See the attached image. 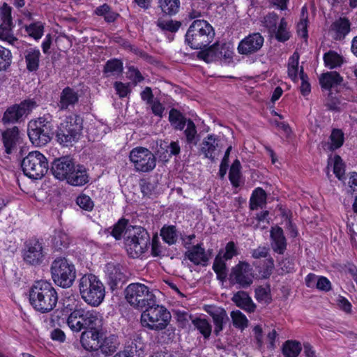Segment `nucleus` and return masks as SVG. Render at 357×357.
I'll return each mask as SVG.
<instances>
[{
    "instance_id": "63",
    "label": "nucleus",
    "mask_w": 357,
    "mask_h": 357,
    "mask_svg": "<svg viewBox=\"0 0 357 357\" xmlns=\"http://www.w3.org/2000/svg\"><path fill=\"white\" fill-rule=\"evenodd\" d=\"M213 269L217 275V278L223 284V260L220 252L214 261Z\"/></svg>"
},
{
    "instance_id": "27",
    "label": "nucleus",
    "mask_w": 357,
    "mask_h": 357,
    "mask_svg": "<svg viewBox=\"0 0 357 357\" xmlns=\"http://www.w3.org/2000/svg\"><path fill=\"white\" fill-rule=\"evenodd\" d=\"M201 153L206 158H208L212 160L219 154L220 150L218 149V143L216 139L211 135H209L202 143Z\"/></svg>"
},
{
    "instance_id": "56",
    "label": "nucleus",
    "mask_w": 357,
    "mask_h": 357,
    "mask_svg": "<svg viewBox=\"0 0 357 357\" xmlns=\"http://www.w3.org/2000/svg\"><path fill=\"white\" fill-rule=\"evenodd\" d=\"M233 324L237 328L243 329L248 326L246 317L239 310L233 311L231 313Z\"/></svg>"
},
{
    "instance_id": "19",
    "label": "nucleus",
    "mask_w": 357,
    "mask_h": 357,
    "mask_svg": "<svg viewBox=\"0 0 357 357\" xmlns=\"http://www.w3.org/2000/svg\"><path fill=\"white\" fill-rule=\"evenodd\" d=\"M222 50L223 44L218 41L210 47L200 49L201 51L197 52V56L206 63H211L222 59Z\"/></svg>"
},
{
    "instance_id": "62",
    "label": "nucleus",
    "mask_w": 357,
    "mask_h": 357,
    "mask_svg": "<svg viewBox=\"0 0 357 357\" xmlns=\"http://www.w3.org/2000/svg\"><path fill=\"white\" fill-rule=\"evenodd\" d=\"M239 255V250L236 244L229 241L225 247V261L232 259Z\"/></svg>"
},
{
    "instance_id": "8",
    "label": "nucleus",
    "mask_w": 357,
    "mask_h": 357,
    "mask_svg": "<svg viewBox=\"0 0 357 357\" xmlns=\"http://www.w3.org/2000/svg\"><path fill=\"white\" fill-rule=\"evenodd\" d=\"M145 309L141 315V323L144 327L162 331L167 326L171 314L164 306L156 304V299L154 305H148Z\"/></svg>"
},
{
    "instance_id": "12",
    "label": "nucleus",
    "mask_w": 357,
    "mask_h": 357,
    "mask_svg": "<svg viewBox=\"0 0 357 357\" xmlns=\"http://www.w3.org/2000/svg\"><path fill=\"white\" fill-rule=\"evenodd\" d=\"M130 162L137 172H150L156 166V158L148 149L136 147L129 154Z\"/></svg>"
},
{
    "instance_id": "9",
    "label": "nucleus",
    "mask_w": 357,
    "mask_h": 357,
    "mask_svg": "<svg viewBox=\"0 0 357 357\" xmlns=\"http://www.w3.org/2000/svg\"><path fill=\"white\" fill-rule=\"evenodd\" d=\"M50 271L54 283L63 288L71 287L76 278L74 264L64 257L56 258L52 262Z\"/></svg>"
},
{
    "instance_id": "42",
    "label": "nucleus",
    "mask_w": 357,
    "mask_h": 357,
    "mask_svg": "<svg viewBox=\"0 0 357 357\" xmlns=\"http://www.w3.org/2000/svg\"><path fill=\"white\" fill-rule=\"evenodd\" d=\"M162 11L169 15L178 13L180 8V0H158Z\"/></svg>"
},
{
    "instance_id": "50",
    "label": "nucleus",
    "mask_w": 357,
    "mask_h": 357,
    "mask_svg": "<svg viewBox=\"0 0 357 357\" xmlns=\"http://www.w3.org/2000/svg\"><path fill=\"white\" fill-rule=\"evenodd\" d=\"M52 117L50 114H46L41 117H39L33 122H30L29 127L47 128V130H52Z\"/></svg>"
},
{
    "instance_id": "14",
    "label": "nucleus",
    "mask_w": 357,
    "mask_h": 357,
    "mask_svg": "<svg viewBox=\"0 0 357 357\" xmlns=\"http://www.w3.org/2000/svg\"><path fill=\"white\" fill-rule=\"evenodd\" d=\"M43 246L38 239L28 241L22 252L24 261L29 265L37 266L40 264L44 258Z\"/></svg>"
},
{
    "instance_id": "32",
    "label": "nucleus",
    "mask_w": 357,
    "mask_h": 357,
    "mask_svg": "<svg viewBox=\"0 0 357 357\" xmlns=\"http://www.w3.org/2000/svg\"><path fill=\"white\" fill-rule=\"evenodd\" d=\"M106 271L109 280L111 287L116 286L119 282L123 281L124 275L121 272V267L119 264L109 263L106 266Z\"/></svg>"
},
{
    "instance_id": "45",
    "label": "nucleus",
    "mask_w": 357,
    "mask_h": 357,
    "mask_svg": "<svg viewBox=\"0 0 357 357\" xmlns=\"http://www.w3.org/2000/svg\"><path fill=\"white\" fill-rule=\"evenodd\" d=\"M344 141V133L340 129H333L330 136L329 149L334 151L340 148Z\"/></svg>"
},
{
    "instance_id": "30",
    "label": "nucleus",
    "mask_w": 357,
    "mask_h": 357,
    "mask_svg": "<svg viewBox=\"0 0 357 357\" xmlns=\"http://www.w3.org/2000/svg\"><path fill=\"white\" fill-rule=\"evenodd\" d=\"M342 81V77L335 71L324 73L319 78V83L321 87L328 90L340 84Z\"/></svg>"
},
{
    "instance_id": "11",
    "label": "nucleus",
    "mask_w": 357,
    "mask_h": 357,
    "mask_svg": "<svg viewBox=\"0 0 357 357\" xmlns=\"http://www.w3.org/2000/svg\"><path fill=\"white\" fill-rule=\"evenodd\" d=\"M24 174L33 179L43 178L48 171V162L38 151L30 152L21 162Z\"/></svg>"
},
{
    "instance_id": "36",
    "label": "nucleus",
    "mask_w": 357,
    "mask_h": 357,
    "mask_svg": "<svg viewBox=\"0 0 357 357\" xmlns=\"http://www.w3.org/2000/svg\"><path fill=\"white\" fill-rule=\"evenodd\" d=\"M300 342L294 340H287L282 345V354L284 357H297L301 351Z\"/></svg>"
},
{
    "instance_id": "60",
    "label": "nucleus",
    "mask_w": 357,
    "mask_h": 357,
    "mask_svg": "<svg viewBox=\"0 0 357 357\" xmlns=\"http://www.w3.org/2000/svg\"><path fill=\"white\" fill-rule=\"evenodd\" d=\"M299 77L301 80L300 91L303 96H305L310 93L311 87L308 82V78L306 74L304 73L303 69L301 67L299 70Z\"/></svg>"
},
{
    "instance_id": "55",
    "label": "nucleus",
    "mask_w": 357,
    "mask_h": 357,
    "mask_svg": "<svg viewBox=\"0 0 357 357\" xmlns=\"http://www.w3.org/2000/svg\"><path fill=\"white\" fill-rule=\"evenodd\" d=\"M192 323L205 338H208L210 336L211 327L206 319L197 318L192 321Z\"/></svg>"
},
{
    "instance_id": "2",
    "label": "nucleus",
    "mask_w": 357,
    "mask_h": 357,
    "mask_svg": "<svg viewBox=\"0 0 357 357\" xmlns=\"http://www.w3.org/2000/svg\"><path fill=\"white\" fill-rule=\"evenodd\" d=\"M29 301L36 311L47 313L56 307L58 294L50 282L39 280L34 283L29 291Z\"/></svg>"
},
{
    "instance_id": "26",
    "label": "nucleus",
    "mask_w": 357,
    "mask_h": 357,
    "mask_svg": "<svg viewBox=\"0 0 357 357\" xmlns=\"http://www.w3.org/2000/svg\"><path fill=\"white\" fill-rule=\"evenodd\" d=\"M351 23L346 17H340L331 24V31L334 32L336 40L344 38L350 31Z\"/></svg>"
},
{
    "instance_id": "38",
    "label": "nucleus",
    "mask_w": 357,
    "mask_h": 357,
    "mask_svg": "<svg viewBox=\"0 0 357 357\" xmlns=\"http://www.w3.org/2000/svg\"><path fill=\"white\" fill-rule=\"evenodd\" d=\"M169 121L171 125L176 130H183L188 121L185 116L176 109L172 108L169 111Z\"/></svg>"
},
{
    "instance_id": "17",
    "label": "nucleus",
    "mask_w": 357,
    "mask_h": 357,
    "mask_svg": "<svg viewBox=\"0 0 357 357\" xmlns=\"http://www.w3.org/2000/svg\"><path fill=\"white\" fill-rule=\"evenodd\" d=\"M264 44V38L259 33L250 34L243 39L238 46V52L241 54H251L259 51Z\"/></svg>"
},
{
    "instance_id": "41",
    "label": "nucleus",
    "mask_w": 357,
    "mask_h": 357,
    "mask_svg": "<svg viewBox=\"0 0 357 357\" xmlns=\"http://www.w3.org/2000/svg\"><path fill=\"white\" fill-rule=\"evenodd\" d=\"M241 162L238 159H236L231 165L229 172V179L232 185L235 188H237L240 185L241 178Z\"/></svg>"
},
{
    "instance_id": "13",
    "label": "nucleus",
    "mask_w": 357,
    "mask_h": 357,
    "mask_svg": "<svg viewBox=\"0 0 357 357\" xmlns=\"http://www.w3.org/2000/svg\"><path fill=\"white\" fill-rule=\"evenodd\" d=\"M36 107V102L32 100H25L20 104L13 105L5 111L2 122L4 124L18 122L23 116L28 114Z\"/></svg>"
},
{
    "instance_id": "1",
    "label": "nucleus",
    "mask_w": 357,
    "mask_h": 357,
    "mask_svg": "<svg viewBox=\"0 0 357 357\" xmlns=\"http://www.w3.org/2000/svg\"><path fill=\"white\" fill-rule=\"evenodd\" d=\"M51 172L59 180H66L68 183L74 186H82L89 182V176L84 166L75 165L69 156L54 159L52 164Z\"/></svg>"
},
{
    "instance_id": "49",
    "label": "nucleus",
    "mask_w": 357,
    "mask_h": 357,
    "mask_svg": "<svg viewBox=\"0 0 357 357\" xmlns=\"http://www.w3.org/2000/svg\"><path fill=\"white\" fill-rule=\"evenodd\" d=\"M226 136V142L227 147L226 151L225 152V167L227 166V158L229 157V153L231 152L233 146L236 145V141L231 128L225 126V137ZM225 174L226 167H225Z\"/></svg>"
},
{
    "instance_id": "18",
    "label": "nucleus",
    "mask_w": 357,
    "mask_h": 357,
    "mask_svg": "<svg viewBox=\"0 0 357 357\" xmlns=\"http://www.w3.org/2000/svg\"><path fill=\"white\" fill-rule=\"evenodd\" d=\"M102 330H89L82 332L80 342L82 347L88 351H96L100 347L102 338Z\"/></svg>"
},
{
    "instance_id": "51",
    "label": "nucleus",
    "mask_w": 357,
    "mask_h": 357,
    "mask_svg": "<svg viewBox=\"0 0 357 357\" xmlns=\"http://www.w3.org/2000/svg\"><path fill=\"white\" fill-rule=\"evenodd\" d=\"M187 128L184 131L186 141L190 144L196 145L198 142L196 126L191 120H188Z\"/></svg>"
},
{
    "instance_id": "6",
    "label": "nucleus",
    "mask_w": 357,
    "mask_h": 357,
    "mask_svg": "<svg viewBox=\"0 0 357 357\" xmlns=\"http://www.w3.org/2000/svg\"><path fill=\"white\" fill-rule=\"evenodd\" d=\"M67 324L74 332L84 329L102 330V317L96 310H85L82 308L73 311L68 317Z\"/></svg>"
},
{
    "instance_id": "28",
    "label": "nucleus",
    "mask_w": 357,
    "mask_h": 357,
    "mask_svg": "<svg viewBox=\"0 0 357 357\" xmlns=\"http://www.w3.org/2000/svg\"><path fill=\"white\" fill-rule=\"evenodd\" d=\"M186 256L195 265L205 266L208 261L204 249L199 245L193 246L191 250H188L186 252Z\"/></svg>"
},
{
    "instance_id": "22",
    "label": "nucleus",
    "mask_w": 357,
    "mask_h": 357,
    "mask_svg": "<svg viewBox=\"0 0 357 357\" xmlns=\"http://www.w3.org/2000/svg\"><path fill=\"white\" fill-rule=\"evenodd\" d=\"M52 130L41 128H28V135L31 142L36 146H41L45 145L51 139L50 135Z\"/></svg>"
},
{
    "instance_id": "37",
    "label": "nucleus",
    "mask_w": 357,
    "mask_h": 357,
    "mask_svg": "<svg viewBox=\"0 0 357 357\" xmlns=\"http://www.w3.org/2000/svg\"><path fill=\"white\" fill-rule=\"evenodd\" d=\"M52 245L55 250L66 248L70 244V238L66 233L61 230H56L52 236Z\"/></svg>"
},
{
    "instance_id": "58",
    "label": "nucleus",
    "mask_w": 357,
    "mask_h": 357,
    "mask_svg": "<svg viewBox=\"0 0 357 357\" xmlns=\"http://www.w3.org/2000/svg\"><path fill=\"white\" fill-rule=\"evenodd\" d=\"M26 33L35 39H39L43 36V26L40 22L32 23L25 27Z\"/></svg>"
},
{
    "instance_id": "33",
    "label": "nucleus",
    "mask_w": 357,
    "mask_h": 357,
    "mask_svg": "<svg viewBox=\"0 0 357 357\" xmlns=\"http://www.w3.org/2000/svg\"><path fill=\"white\" fill-rule=\"evenodd\" d=\"M181 148L177 142H171L168 144L166 142H161L158 153L165 154L162 159L168 160L172 155H177L180 153Z\"/></svg>"
},
{
    "instance_id": "52",
    "label": "nucleus",
    "mask_w": 357,
    "mask_h": 357,
    "mask_svg": "<svg viewBox=\"0 0 357 357\" xmlns=\"http://www.w3.org/2000/svg\"><path fill=\"white\" fill-rule=\"evenodd\" d=\"M256 300L263 304H269L271 302V290L268 287H258L255 289Z\"/></svg>"
},
{
    "instance_id": "15",
    "label": "nucleus",
    "mask_w": 357,
    "mask_h": 357,
    "mask_svg": "<svg viewBox=\"0 0 357 357\" xmlns=\"http://www.w3.org/2000/svg\"><path fill=\"white\" fill-rule=\"evenodd\" d=\"M230 278L231 280L238 284L241 287L246 288L252 284L254 275L248 263L239 261L237 265L233 267Z\"/></svg>"
},
{
    "instance_id": "53",
    "label": "nucleus",
    "mask_w": 357,
    "mask_h": 357,
    "mask_svg": "<svg viewBox=\"0 0 357 357\" xmlns=\"http://www.w3.org/2000/svg\"><path fill=\"white\" fill-rule=\"evenodd\" d=\"M298 55L294 53L290 58L288 64V75L294 81L298 80Z\"/></svg>"
},
{
    "instance_id": "16",
    "label": "nucleus",
    "mask_w": 357,
    "mask_h": 357,
    "mask_svg": "<svg viewBox=\"0 0 357 357\" xmlns=\"http://www.w3.org/2000/svg\"><path fill=\"white\" fill-rule=\"evenodd\" d=\"M1 24H0V39L13 44L17 39L13 36L12 28L13 26L11 17V7L4 3L0 10Z\"/></svg>"
},
{
    "instance_id": "24",
    "label": "nucleus",
    "mask_w": 357,
    "mask_h": 357,
    "mask_svg": "<svg viewBox=\"0 0 357 357\" xmlns=\"http://www.w3.org/2000/svg\"><path fill=\"white\" fill-rule=\"evenodd\" d=\"M120 344L119 337L115 334H110L103 339L101 338L98 349L103 354L109 356L117 351Z\"/></svg>"
},
{
    "instance_id": "44",
    "label": "nucleus",
    "mask_w": 357,
    "mask_h": 357,
    "mask_svg": "<svg viewBox=\"0 0 357 357\" xmlns=\"http://www.w3.org/2000/svg\"><path fill=\"white\" fill-rule=\"evenodd\" d=\"M98 16H103L107 22H113L119 17V14L112 11L110 6L107 3L98 6L94 11Z\"/></svg>"
},
{
    "instance_id": "20",
    "label": "nucleus",
    "mask_w": 357,
    "mask_h": 357,
    "mask_svg": "<svg viewBox=\"0 0 357 357\" xmlns=\"http://www.w3.org/2000/svg\"><path fill=\"white\" fill-rule=\"evenodd\" d=\"M271 241L273 250L279 255H283L287 249V240L281 227H272L271 230Z\"/></svg>"
},
{
    "instance_id": "61",
    "label": "nucleus",
    "mask_w": 357,
    "mask_h": 357,
    "mask_svg": "<svg viewBox=\"0 0 357 357\" xmlns=\"http://www.w3.org/2000/svg\"><path fill=\"white\" fill-rule=\"evenodd\" d=\"M349 185L350 191L351 192L352 195L355 197V201L353 204V208L355 212H357V173L353 172L350 177L349 181Z\"/></svg>"
},
{
    "instance_id": "7",
    "label": "nucleus",
    "mask_w": 357,
    "mask_h": 357,
    "mask_svg": "<svg viewBox=\"0 0 357 357\" xmlns=\"http://www.w3.org/2000/svg\"><path fill=\"white\" fill-rule=\"evenodd\" d=\"M150 245V236L142 227H129L126 231L125 247L128 254L137 258L144 254Z\"/></svg>"
},
{
    "instance_id": "25",
    "label": "nucleus",
    "mask_w": 357,
    "mask_h": 357,
    "mask_svg": "<svg viewBox=\"0 0 357 357\" xmlns=\"http://www.w3.org/2000/svg\"><path fill=\"white\" fill-rule=\"evenodd\" d=\"M3 142L6 149V152L10 154L16 147L19 141V129L17 126L7 129L2 133Z\"/></svg>"
},
{
    "instance_id": "35",
    "label": "nucleus",
    "mask_w": 357,
    "mask_h": 357,
    "mask_svg": "<svg viewBox=\"0 0 357 357\" xmlns=\"http://www.w3.org/2000/svg\"><path fill=\"white\" fill-rule=\"evenodd\" d=\"M266 193L261 188H256L250 197V207L252 210L263 208L266 204Z\"/></svg>"
},
{
    "instance_id": "40",
    "label": "nucleus",
    "mask_w": 357,
    "mask_h": 357,
    "mask_svg": "<svg viewBox=\"0 0 357 357\" xmlns=\"http://www.w3.org/2000/svg\"><path fill=\"white\" fill-rule=\"evenodd\" d=\"M326 66L333 69L341 66L344 62L343 57L335 51H329L324 55Z\"/></svg>"
},
{
    "instance_id": "3",
    "label": "nucleus",
    "mask_w": 357,
    "mask_h": 357,
    "mask_svg": "<svg viewBox=\"0 0 357 357\" xmlns=\"http://www.w3.org/2000/svg\"><path fill=\"white\" fill-rule=\"evenodd\" d=\"M214 36V29L207 21L195 20L185 33V41L192 49L200 50L208 46Z\"/></svg>"
},
{
    "instance_id": "21",
    "label": "nucleus",
    "mask_w": 357,
    "mask_h": 357,
    "mask_svg": "<svg viewBox=\"0 0 357 357\" xmlns=\"http://www.w3.org/2000/svg\"><path fill=\"white\" fill-rule=\"evenodd\" d=\"M79 96L75 89L67 86L64 88L60 95L58 107L61 110L68 109L73 107L79 102Z\"/></svg>"
},
{
    "instance_id": "64",
    "label": "nucleus",
    "mask_w": 357,
    "mask_h": 357,
    "mask_svg": "<svg viewBox=\"0 0 357 357\" xmlns=\"http://www.w3.org/2000/svg\"><path fill=\"white\" fill-rule=\"evenodd\" d=\"M76 203L80 208L86 211L92 210L94 206L93 202L86 195H81L78 196L76 199Z\"/></svg>"
},
{
    "instance_id": "47",
    "label": "nucleus",
    "mask_w": 357,
    "mask_h": 357,
    "mask_svg": "<svg viewBox=\"0 0 357 357\" xmlns=\"http://www.w3.org/2000/svg\"><path fill=\"white\" fill-rule=\"evenodd\" d=\"M271 34H274L276 39L280 42H284L289 40L290 33L287 29V23L284 18L280 20L279 26L276 27V31H272Z\"/></svg>"
},
{
    "instance_id": "29",
    "label": "nucleus",
    "mask_w": 357,
    "mask_h": 357,
    "mask_svg": "<svg viewBox=\"0 0 357 357\" xmlns=\"http://www.w3.org/2000/svg\"><path fill=\"white\" fill-rule=\"evenodd\" d=\"M40 52L39 50L29 48L24 52L26 69L30 72L36 71L39 67Z\"/></svg>"
},
{
    "instance_id": "39",
    "label": "nucleus",
    "mask_w": 357,
    "mask_h": 357,
    "mask_svg": "<svg viewBox=\"0 0 357 357\" xmlns=\"http://www.w3.org/2000/svg\"><path fill=\"white\" fill-rule=\"evenodd\" d=\"M162 240L169 245L175 244L178 239V231L174 225H164L160 230Z\"/></svg>"
},
{
    "instance_id": "31",
    "label": "nucleus",
    "mask_w": 357,
    "mask_h": 357,
    "mask_svg": "<svg viewBox=\"0 0 357 357\" xmlns=\"http://www.w3.org/2000/svg\"><path fill=\"white\" fill-rule=\"evenodd\" d=\"M205 310L212 317L215 325L214 333L218 334L222 329L223 309L215 305H207Z\"/></svg>"
},
{
    "instance_id": "5",
    "label": "nucleus",
    "mask_w": 357,
    "mask_h": 357,
    "mask_svg": "<svg viewBox=\"0 0 357 357\" xmlns=\"http://www.w3.org/2000/svg\"><path fill=\"white\" fill-rule=\"evenodd\" d=\"M79 289L82 298L91 306H99L105 298V286L93 274H86L79 279Z\"/></svg>"
},
{
    "instance_id": "46",
    "label": "nucleus",
    "mask_w": 357,
    "mask_h": 357,
    "mask_svg": "<svg viewBox=\"0 0 357 357\" xmlns=\"http://www.w3.org/2000/svg\"><path fill=\"white\" fill-rule=\"evenodd\" d=\"M132 227L128 225V221L124 218L119 220L113 227L110 228L112 231L110 234L115 238L116 240L121 239L123 233H124V238L126 237V231L128 227Z\"/></svg>"
},
{
    "instance_id": "59",
    "label": "nucleus",
    "mask_w": 357,
    "mask_h": 357,
    "mask_svg": "<svg viewBox=\"0 0 357 357\" xmlns=\"http://www.w3.org/2000/svg\"><path fill=\"white\" fill-rule=\"evenodd\" d=\"M333 172L339 179H342L344 175V164L337 155L333 159Z\"/></svg>"
},
{
    "instance_id": "48",
    "label": "nucleus",
    "mask_w": 357,
    "mask_h": 357,
    "mask_svg": "<svg viewBox=\"0 0 357 357\" xmlns=\"http://www.w3.org/2000/svg\"><path fill=\"white\" fill-rule=\"evenodd\" d=\"M156 24L162 31L175 33L180 28L181 23L179 21L165 20L160 18L158 20Z\"/></svg>"
},
{
    "instance_id": "10",
    "label": "nucleus",
    "mask_w": 357,
    "mask_h": 357,
    "mask_svg": "<svg viewBox=\"0 0 357 357\" xmlns=\"http://www.w3.org/2000/svg\"><path fill=\"white\" fill-rule=\"evenodd\" d=\"M126 301L134 307L143 309L154 305L155 296L148 287L141 283H131L125 290Z\"/></svg>"
},
{
    "instance_id": "4",
    "label": "nucleus",
    "mask_w": 357,
    "mask_h": 357,
    "mask_svg": "<svg viewBox=\"0 0 357 357\" xmlns=\"http://www.w3.org/2000/svg\"><path fill=\"white\" fill-rule=\"evenodd\" d=\"M83 119L77 114L67 116L57 127L56 138L63 146H72L77 142L82 134Z\"/></svg>"
},
{
    "instance_id": "57",
    "label": "nucleus",
    "mask_w": 357,
    "mask_h": 357,
    "mask_svg": "<svg viewBox=\"0 0 357 357\" xmlns=\"http://www.w3.org/2000/svg\"><path fill=\"white\" fill-rule=\"evenodd\" d=\"M278 16L275 13H270L264 17L263 24L270 33L276 31Z\"/></svg>"
},
{
    "instance_id": "54",
    "label": "nucleus",
    "mask_w": 357,
    "mask_h": 357,
    "mask_svg": "<svg viewBox=\"0 0 357 357\" xmlns=\"http://www.w3.org/2000/svg\"><path fill=\"white\" fill-rule=\"evenodd\" d=\"M12 54L9 50L0 45V71L6 70L10 66Z\"/></svg>"
},
{
    "instance_id": "43",
    "label": "nucleus",
    "mask_w": 357,
    "mask_h": 357,
    "mask_svg": "<svg viewBox=\"0 0 357 357\" xmlns=\"http://www.w3.org/2000/svg\"><path fill=\"white\" fill-rule=\"evenodd\" d=\"M255 267L261 276V278H268L274 269V260L272 257H269L263 261L260 265H255Z\"/></svg>"
},
{
    "instance_id": "34",
    "label": "nucleus",
    "mask_w": 357,
    "mask_h": 357,
    "mask_svg": "<svg viewBox=\"0 0 357 357\" xmlns=\"http://www.w3.org/2000/svg\"><path fill=\"white\" fill-rule=\"evenodd\" d=\"M123 70V63L121 60L113 59L108 60L103 68V73L106 77H118Z\"/></svg>"
},
{
    "instance_id": "23",
    "label": "nucleus",
    "mask_w": 357,
    "mask_h": 357,
    "mask_svg": "<svg viewBox=\"0 0 357 357\" xmlns=\"http://www.w3.org/2000/svg\"><path fill=\"white\" fill-rule=\"evenodd\" d=\"M231 301L236 306L250 313L255 311L256 305L254 303L249 294L244 291H238L234 294Z\"/></svg>"
}]
</instances>
